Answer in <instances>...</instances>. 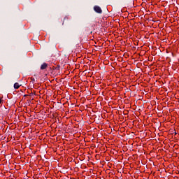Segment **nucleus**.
<instances>
[{"label": "nucleus", "mask_w": 179, "mask_h": 179, "mask_svg": "<svg viewBox=\"0 0 179 179\" xmlns=\"http://www.w3.org/2000/svg\"><path fill=\"white\" fill-rule=\"evenodd\" d=\"M94 10L96 12V13H102L103 10H101V8L99 6H94Z\"/></svg>", "instance_id": "nucleus-1"}, {"label": "nucleus", "mask_w": 179, "mask_h": 179, "mask_svg": "<svg viewBox=\"0 0 179 179\" xmlns=\"http://www.w3.org/2000/svg\"><path fill=\"white\" fill-rule=\"evenodd\" d=\"M47 68H48V64L47 63H43L41 66V69L42 71H43V69H47Z\"/></svg>", "instance_id": "nucleus-2"}, {"label": "nucleus", "mask_w": 179, "mask_h": 179, "mask_svg": "<svg viewBox=\"0 0 179 179\" xmlns=\"http://www.w3.org/2000/svg\"><path fill=\"white\" fill-rule=\"evenodd\" d=\"M19 87H20V85H19L18 83H15L14 84V88L19 89Z\"/></svg>", "instance_id": "nucleus-3"}, {"label": "nucleus", "mask_w": 179, "mask_h": 179, "mask_svg": "<svg viewBox=\"0 0 179 179\" xmlns=\"http://www.w3.org/2000/svg\"><path fill=\"white\" fill-rule=\"evenodd\" d=\"M31 80L32 82H35L36 80L34 79V78L31 77Z\"/></svg>", "instance_id": "nucleus-4"}, {"label": "nucleus", "mask_w": 179, "mask_h": 179, "mask_svg": "<svg viewBox=\"0 0 179 179\" xmlns=\"http://www.w3.org/2000/svg\"><path fill=\"white\" fill-rule=\"evenodd\" d=\"M2 103V99L0 98V104Z\"/></svg>", "instance_id": "nucleus-5"}, {"label": "nucleus", "mask_w": 179, "mask_h": 179, "mask_svg": "<svg viewBox=\"0 0 179 179\" xmlns=\"http://www.w3.org/2000/svg\"><path fill=\"white\" fill-rule=\"evenodd\" d=\"M65 19H68L67 17H64V20H65Z\"/></svg>", "instance_id": "nucleus-6"}]
</instances>
